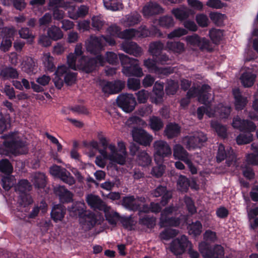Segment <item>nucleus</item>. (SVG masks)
Wrapping results in <instances>:
<instances>
[{
	"mask_svg": "<svg viewBox=\"0 0 258 258\" xmlns=\"http://www.w3.org/2000/svg\"><path fill=\"white\" fill-rule=\"evenodd\" d=\"M162 12V9L160 6L155 2H149L143 9V14L146 17L158 14Z\"/></svg>",
	"mask_w": 258,
	"mask_h": 258,
	"instance_id": "bb28decb",
	"label": "nucleus"
},
{
	"mask_svg": "<svg viewBox=\"0 0 258 258\" xmlns=\"http://www.w3.org/2000/svg\"><path fill=\"white\" fill-rule=\"evenodd\" d=\"M153 147L154 156L156 161L157 160L159 161H162L164 158L171 155V148L165 141L162 140L155 141L153 144Z\"/></svg>",
	"mask_w": 258,
	"mask_h": 258,
	"instance_id": "6e6552de",
	"label": "nucleus"
},
{
	"mask_svg": "<svg viewBox=\"0 0 258 258\" xmlns=\"http://www.w3.org/2000/svg\"><path fill=\"white\" fill-rule=\"evenodd\" d=\"M48 36L53 40L61 39L63 37V33L60 28L55 25L51 26L47 30Z\"/></svg>",
	"mask_w": 258,
	"mask_h": 258,
	"instance_id": "c9c22d12",
	"label": "nucleus"
},
{
	"mask_svg": "<svg viewBox=\"0 0 258 258\" xmlns=\"http://www.w3.org/2000/svg\"><path fill=\"white\" fill-rule=\"evenodd\" d=\"M185 40L188 46H198L202 49H206L208 51L212 50L209 41L205 38H200L197 34L187 36L185 38Z\"/></svg>",
	"mask_w": 258,
	"mask_h": 258,
	"instance_id": "4468645a",
	"label": "nucleus"
},
{
	"mask_svg": "<svg viewBox=\"0 0 258 258\" xmlns=\"http://www.w3.org/2000/svg\"><path fill=\"white\" fill-rule=\"evenodd\" d=\"M209 36L214 43H217L222 40L223 33L220 29H212L209 31Z\"/></svg>",
	"mask_w": 258,
	"mask_h": 258,
	"instance_id": "864d4df0",
	"label": "nucleus"
},
{
	"mask_svg": "<svg viewBox=\"0 0 258 258\" xmlns=\"http://www.w3.org/2000/svg\"><path fill=\"white\" fill-rule=\"evenodd\" d=\"M177 211V209L172 206L165 208L161 213L160 225L161 227L177 226L180 224L178 218H169V215Z\"/></svg>",
	"mask_w": 258,
	"mask_h": 258,
	"instance_id": "9d476101",
	"label": "nucleus"
},
{
	"mask_svg": "<svg viewBox=\"0 0 258 258\" xmlns=\"http://www.w3.org/2000/svg\"><path fill=\"white\" fill-rule=\"evenodd\" d=\"M122 205L126 209L132 211H139V214L142 213H148L150 211L148 206L145 204L144 198H135L128 196L123 198Z\"/></svg>",
	"mask_w": 258,
	"mask_h": 258,
	"instance_id": "0eeeda50",
	"label": "nucleus"
},
{
	"mask_svg": "<svg viewBox=\"0 0 258 258\" xmlns=\"http://www.w3.org/2000/svg\"><path fill=\"white\" fill-rule=\"evenodd\" d=\"M203 237L204 240L208 243L215 242L217 240L216 233L210 230H206Z\"/></svg>",
	"mask_w": 258,
	"mask_h": 258,
	"instance_id": "e2e57ef3",
	"label": "nucleus"
},
{
	"mask_svg": "<svg viewBox=\"0 0 258 258\" xmlns=\"http://www.w3.org/2000/svg\"><path fill=\"white\" fill-rule=\"evenodd\" d=\"M165 49L170 53L176 54H180L185 51V47L184 43L180 41H170L166 42Z\"/></svg>",
	"mask_w": 258,
	"mask_h": 258,
	"instance_id": "4be33fe9",
	"label": "nucleus"
},
{
	"mask_svg": "<svg viewBox=\"0 0 258 258\" xmlns=\"http://www.w3.org/2000/svg\"><path fill=\"white\" fill-rule=\"evenodd\" d=\"M163 48L164 44L160 41L154 42L150 44L149 51L154 56L156 55Z\"/></svg>",
	"mask_w": 258,
	"mask_h": 258,
	"instance_id": "bf43d9fd",
	"label": "nucleus"
},
{
	"mask_svg": "<svg viewBox=\"0 0 258 258\" xmlns=\"http://www.w3.org/2000/svg\"><path fill=\"white\" fill-rule=\"evenodd\" d=\"M54 191L61 203H70L73 201V194L63 185L55 186Z\"/></svg>",
	"mask_w": 258,
	"mask_h": 258,
	"instance_id": "412c9836",
	"label": "nucleus"
},
{
	"mask_svg": "<svg viewBox=\"0 0 258 258\" xmlns=\"http://www.w3.org/2000/svg\"><path fill=\"white\" fill-rule=\"evenodd\" d=\"M233 95L235 98V104L236 109H242L247 103L246 98L241 95L239 89L235 88L233 90Z\"/></svg>",
	"mask_w": 258,
	"mask_h": 258,
	"instance_id": "473e14b6",
	"label": "nucleus"
},
{
	"mask_svg": "<svg viewBox=\"0 0 258 258\" xmlns=\"http://www.w3.org/2000/svg\"><path fill=\"white\" fill-rule=\"evenodd\" d=\"M211 127L217 133L219 136L225 137L227 134V128L225 126L223 125L216 121H212L211 122Z\"/></svg>",
	"mask_w": 258,
	"mask_h": 258,
	"instance_id": "a18cd8bd",
	"label": "nucleus"
},
{
	"mask_svg": "<svg viewBox=\"0 0 258 258\" xmlns=\"http://www.w3.org/2000/svg\"><path fill=\"white\" fill-rule=\"evenodd\" d=\"M132 134L134 141L144 146H149L153 140V136L144 130L135 128Z\"/></svg>",
	"mask_w": 258,
	"mask_h": 258,
	"instance_id": "ddd939ff",
	"label": "nucleus"
},
{
	"mask_svg": "<svg viewBox=\"0 0 258 258\" xmlns=\"http://www.w3.org/2000/svg\"><path fill=\"white\" fill-rule=\"evenodd\" d=\"M178 88V85L177 82L170 80L168 81L167 85L166 87V91L167 94L169 95L174 94Z\"/></svg>",
	"mask_w": 258,
	"mask_h": 258,
	"instance_id": "0e129e2a",
	"label": "nucleus"
},
{
	"mask_svg": "<svg viewBox=\"0 0 258 258\" xmlns=\"http://www.w3.org/2000/svg\"><path fill=\"white\" fill-rule=\"evenodd\" d=\"M209 248V245L206 241H205L199 243V250L202 254L203 258H212V255L210 253L211 250Z\"/></svg>",
	"mask_w": 258,
	"mask_h": 258,
	"instance_id": "09e8293b",
	"label": "nucleus"
},
{
	"mask_svg": "<svg viewBox=\"0 0 258 258\" xmlns=\"http://www.w3.org/2000/svg\"><path fill=\"white\" fill-rule=\"evenodd\" d=\"M21 68L23 71L28 74L35 73L37 65L34 60L31 57H26L21 63Z\"/></svg>",
	"mask_w": 258,
	"mask_h": 258,
	"instance_id": "c85d7f7f",
	"label": "nucleus"
},
{
	"mask_svg": "<svg viewBox=\"0 0 258 258\" xmlns=\"http://www.w3.org/2000/svg\"><path fill=\"white\" fill-rule=\"evenodd\" d=\"M110 208L109 209H107L106 212L104 211L105 213V216L109 223L112 225H115L116 224L117 221L119 219V215L117 212L113 210L110 211Z\"/></svg>",
	"mask_w": 258,
	"mask_h": 258,
	"instance_id": "603ef678",
	"label": "nucleus"
},
{
	"mask_svg": "<svg viewBox=\"0 0 258 258\" xmlns=\"http://www.w3.org/2000/svg\"><path fill=\"white\" fill-rule=\"evenodd\" d=\"M157 64H158L157 61H155L150 58L145 59L144 61V66L147 68L150 72H154L157 74L163 73L164 74L169 73L166 69H158L157 67Z\"/></svg>",
	"mask_w": 258,
	"mask_h": 258,
	"instance_id": "c756f323",
	"label": "nucleus"
},
{
	"mask_svg": "<svg viewBox=\"0 0 258 258\" xmlns=\"http://www.w3.org/2000/svg\"><path fill=\"white\" fill-rule=\"evenodd\" d=\"M105 24V21L100 15L93 16L92 18V26L97 30H100Z\"/></svg>",
	"mask_w": 258,
	"mask_h": 258,
	"instance_id": "680f3d73",
	"label": "nucleus"
},
{
	"mask_svg": "<svg viewBox=\"0 0 258 258\" xmlns=\"http://www.w3.org/2000/svg\"><path fill=\"white\" fill-rule=\"evenodd\" d=\"M13 170V166L7 159L0 161V171L5 173L10 174Z\"/></svg>",
	"mask_w": 258,
	"mask_h": 258,
	"instance_id": "4d7b16f0",
	"label": "nucleus"
},
{
	"mask_svg": "<svg viewBox=\"0 0 258 258\" xmlns=\"http://www.w3.org/2000/svg\"><path fill=\"white\" fill-rule=\"evenodd\" d=\"M122 66V72L126 76L141 77L144 75L138 59L130 57L123 53L118 54Z\"/></svg>",
	"mask_w": 258,
	"mask_h": 258,
	"instance_id": "20e7f679",
	"label": "nucleus"
},
{
	"mask_svg": "<svg viewBox=\"0 0 258 258\" xmlns=\"http://www.w3.org/2000/svg\"><path fill=\"white\" fill-rule=\"evenodd\" d=\"M206 135L200 131L194 132L182 138V143L188 150L200 148L206 142Z\"/></svg>",
	"mask_w": 258,
	"mask_h": 258,
	"instance_id": "39448f33",
	"label": "nucleus"
},
{
	"mask_svg": "<svg viewBox=\"0 0 258 258\" xmlns=\"http://www.w3.org/2000/svg\"><path fill=\"white\" fill-rule=\"evenodd\" d=\"M33 181L38 187H43L46 183V176L43 173H35L33 175Z\"/></svg>",
	"mask_w": 258,
	"mask_h": 258,
	"instance_id": "de8ad7c7",
	"label": "nucleus"
},
{
	"mask_svg": "<svg viewBox=\"0 0 258 258\" xmlns=\"http://www.w3.org/2000/svg\"><path fill=\"white\" fill-rule=\"evenodd\" d=\"M152 195L155 197L162 196L161 203L165 206L168 202V200L172 197L171 192L167 190L166 187L163 186H158L153 192Z\"/></svg>",
	"mask_w": 258,
	"mask_h": 258,
	"instance_id": "a878e982",
	"label": "nucleus"
},
{
	"mask_svg": "<svg viewBox=\"0 0 258 258\" xmlns=\"http://www.w3.org/2000/svg\"><path fill=\"white\" fill-rule=\"evenodd\" d=\"M232 125L234 128L241 131H247L248 132H252L254 131L256 128V126L252 122L247 120L241 119L238 116L233 118Z\"/></svg>",
	"mask_w": 258,
	"mask_h": 258,
	"instance_id": "a211bd4d",
	"label": "nucleus"
},
{
	"mask_svg": "<svg viewBox=\"0 0 258 258\" xmlns=\"http://www.w3.org/2000/svg\"><path fill=\"white\" fill-rule=\"evenodd\" d=\"M104 62V59L101 55L94 58H89L85 56L78 58L75 54L71 53L67 56V63L70 68L74 70H81L86 73L93 71L98 66H103Z\"/></svg>",
	"mask_w": 258,
	"mask_h": 258,
	"instance_id": "f03ea898",
	"label": "nucleus"
},
{
	"mask_svg": "<svg viewBox=\"0 0 258 258\" xmlns=\"http://www.w3.org/2000/svg\"><path fill=\"white\" fill-rule=\"evenodd\" d=\"M189 186L188 179L183 175L179 176L177 180V189L181 191H186Z\"/></svg>",
	"mask_w": 258,
	"mask_h": 258,
	"instance_id": "5fc2aeb1",
	"label": "nucleus"
},
{
	"mask_svg": "<svg viewBox=\"0 0 258 258\" xmlns=\"http://www.w3.org/2000/svg\"><path fill=\"white\" fill-rule=\"evenodd\" d=\"M86 50L92 54H97L103 49L104 45L102 43L101 36L91 35L85 42Z\"/></svg>",
	"mask_w": 258,
	"mask_h": 258,
	"instance_id": "2eb2a0df",
	"label": "nucleus"
},
{
	"mask_svg": "<svg viewBox=\"0 0 258 258\" xmlns=\"http://www.w3.org/2000/svg\"><path fill=\"white\" fill-rule=\"evenodd\" d=\"M88 205L92 208L103 210L106 212L107 209L110 207L107 206L98 196L92 194L88 195L86 198Z\"/></svg>",
	"mask_w": 258,
	"mask_h": 258,
	"instance_id": "aec40b11",
	"label": "nucleus"
},
{
	"mask_svg": "<svg viewBox=\"0 0 258 258\" xmlns=\"http://www.w3.org/2000/svg\"><path fill=\"white\" fill-rule=\"evenodd\" d=\"M151 35V32L146 29V27H143L140 31L136 30L134 29H126L120 33L118 35V38L125 39H132L136 36H142L147 37Z\"/></svg>",
	"mask_w": 258,
	"mask_h": 258,
	"instance_id": "f3484780",
	"label": "nucleus"
},
{
	"mask_svg": "<svg viewBox=\"0 0 258 258\" xmlns=\"http://www.w3.org/2000/svg\"><path fill=\"white\" fill-rule=\"evenodd\" d=\"M173 156L174 159L181 160L184 162L191 157V155L180 144L174 145Z\"/></svg>",
	"mask_w": 258,
	"mask_h": 258,
	"instance_id": "393cba45",
	"label": "nucleus"
},
{
	"mask_svg": "<svg viewBox=\"0 0 258 258\" xmlns=\"http://www.w3.org/2000/svg\"><path fill=\"white\" fill-rule=\"evenodd\" d=\"M15 184L14 177L11 176L4 177L2 179V185L6 190H8Z\"/></svg>",
	"mask_w": 258,
	"mask_h": 258,
	"instance_id": "338daca9",
	"label": "nucleus"
},
{
	"mask_svg": "<svg viewBox=\"0 0 258 258\" xmlns=\"http://www.w3.org/2000/svg\"><path fill=\"white\" fill-rule=\"evenodd\" d=\"M141 19L140 14L137 13L128 15L122 20V23L125 26H131L138 24Z\"/></svg>",
	"mask_w": 258,
	"mask_h": 258,
	"instance_id": "4c0bfd02",
	"label": "nucleus"
},
{
	"mask_svg": "<svg viewBox=\"0 0 258 258\" xmlns=\"http://www.w3.org/2000/svg\"><path fill=\"white\" fill-rule=\"evenodd\" d=\"M89 8L85 5H81L78 8L77 11H75V7L72 6L68 9L69 17L73 20H77L79 18H82L88 14Z\"/></svg>",
	"mask_w": 258,
	"mask_h": 258,
	"instance_id": "5701e85b",
	"label": "nucleus"
},
{
	"mask_svg": "<svg viewBox=\"0 0 258 258\" xmlns=\"http://www.w3.org/2000/svg\"><path fill=\"white\" fill-rule=\"evenodd\" d=\"M226 158V163L229 167L236 166V158L233 151L230 148L226 152L225 148L223 145L219 146L218 153L217 155V160L218 162H221Z\"/></svg>",
	"mask_w": 258,
	"mask_h": 258,
	"instance_id": "9b49d317",
	"label": "nucleus"
},
{
	"mask_svg": "<svg viewBox=\"0 0 258 258\" xmlns=\"http://www.w3.org/2000/svg\"><path fill=\"white\" fill-rule=\"evenodd\" d=\"M187 229L188 233L194 236L200 235L202 232V225L199 221H196L189 224Z\"/></svg>",
	"mask_w": 258,
	"mask_h": 258,
	"instance_id": "37998d69",
	"label": "nucleus"
},
{
	"mask_svg": "<svg viewBox=\"0 0 258 258\" xmlns=\"http://www.w3.org/2000/svg\"><path fill=\"white\" fill-rule=\"evenodd\" d=\"M100 86L104 93L113 94L120 91L124 87V84L120 81L112 82L102 81L100 82Z\"/></svg>",
	"mask_w": 258,
	"mask_h": 258,
	"instance_id": "dca6fc26",
	"label": "nucleus"
},
{
	"mask_svg": "<svg viewBox=\"0 0 258 258\" xmlns=\"http://www.w3.org/2000/svg\"><path fill=\"white\" fill-rule=\"evenodd\" d=\"M211 88L208 85H203L200 89L192 87L187 92V97L183 98L180 101V105L184 108L189 103V98L195 96L198 97V100L205 105H208L213 100L212 94L209 92Z\"/></svg>",
	"mask_w": 258,
	"mask_h": 258,
	"instance_id": "7ed1b4c3",
	"label": "nucleus"
},
{
	"mask_svg": "<svg viewBox=\"0 0 258 258\" xmlns=\"http://www.w3.org/2000/svg\"><path fill=\"white\" fill-rule=\"evenodd\" d=\"M210 253L212 255V258H223V248L220 245H217L214 246L213 251L211 250Z\"/></svg>",
	"mask_w": 258,
	"mask_h": 258,
	"instance_id": "774afa93",
	"label": "nucleus"
},
{
	"mask_svg": "<svg viewBox=\"0 0 258 258\" xmlns=\"http://www.w3.org/2000/svg\"><path fill=\"white\" fill-rule=\"evenodd\" d=\"M41 60L46 69L51 72L53 71L54 68L53 57L49 52L44 53L41 57Z\"/></svg>",
	"mask_w": 258,
	"mask_h": 258,
	"instance_id": "a19ab883",
	"label": "nucleus"
},
{
	"mask_svg": "<svg viewBox=\"0 0 258 258\" xmlns=\"http://www.w3.org/2000/svg\"><path fill=\"white\" fill-rule=\"evenodd\" d=\"M255 78L256 76L254 74L246 72L242 75L240 80L245 87H249L253 84Z\"/></svg>",
	"mask_w": 258,
	"mask_h": 258,
	"instance_id": "79ce46f5",
	"label": "nucleus"
},
{
	"mask_svg": "<svg viewBox=\"0 0 258 258\" xmlns=\"http://www.w3.org/2000/svg\"><path fill=\"white\" fill-rule=\"evenodd\" d=\"M120 49L135 57H140L143 53L142 49L136 42L133 41L123 42L120 45Z\"/></svg>",
	"mask_w": 258,
	"mask_h": 258,
	"instance_id": "6ab92c4d",
	"label": "nucleus"
},
{
	"mask_svg": "<svg viewBox=\"0 0 258 258\" xmlns=\"http://www.w3.org/2000/svg\"><path fill=\"white\" fill-rule=\"evenodd\" d=\"M117 102L118 106L126 112L132 111L137 104L135 98L131 94L120 95L117 97Z\"/></svg>",
	"mask_w": 258,
	"mask_h": 258,
	"instance_id": "f8f14e48",
	"label": "nucleus"
},
{
	"mask_svg": "<svg viewBox=\"0 0 258 258\" xmlns=\"http://www.w3.org/2000/svg\"><path fill=\"white\" fill-rule=\"evenodd\" d=\"M163 84L159 82H156L153 88V95L155 96L151 97V101L156 104L161 103L164 95Z\"/></svg>",
	"mask_w": 258,
	"mask_h": 258,
	"instance_id": "cd10ccee",
	"label": "nucleus"
},
{
	"mask_svg": "<svg viewBox=\"0 0 258 258\" xmlns=\"http://www.w3.org/2000/svg\"><path fill=\"white\" fill-rule=\"evenodd\" d=\"M19 74L16 69L12 67H6L1 71L0 77L3 80L11 79H16L18 77Z\"/></svg>",
	"mask_w": 258,
	"mask_h": 258,
	"instance_id": "72a5a7b5",
	"label": "nucleus"
},
{
	"mask_svg": "<svg viewBox=\"0 0 258 258\" xmlns=\"http://www.w3.org/2000/svg\"><path fill=\"white\" fill-rule=\"evenodd\" d=\"M66 213V208L61 204L53 206L50 213L51 218L55 222L62 221Z\"/></svg>",
	"mask_w": 258,
	"mask_h": 258,
	"instance_id": "b1692460",
	"label": "nucleus"
},
{
	"mask_svg": "<svg viewBox=\"0 0 258 258\" xmlns=\"http://www.w3.org/2000/svg\"><path fill=\"white\" fill-rule=\"evenodd\" d=\"M209 17L213 22L218 26L222 25L226 19L225 15L218 12H211Z\"/></svg>",
	"mask_w": 258,
	"mask_h": 258,
	"instance_id": "8fccbe9b",
	"label": "nucleus"
},
{
	"mask_svg": "<svg viewBox=\"0 0 258 258\" xmlns=\"http://www.w3.org/2000/svg\"><path fill=\"white\" fill-rule=\"evenodd\" d=\"M179 233L177 230L173 229H166L160 234V237L162 239L168 240L172 237L176 236Z\"/></svg>",
	"mask_w": 258,
	"mask_h": 258,
	"instance_id": "13d9d810",
	"label": "nucleus"
},
{
	"mask_svg": "<svg viewBox=\"0 0 258 258\" xmlns=\"http://www.w3.org/2000/svg\"><path fill=\"white\" fill-rule=\"evenodd\" d=\"M159 25L164 28H169L173 27L174 24L173 18L170 16H163L159 18L158 20Z\"/></svg>",
	"mask_w": 258,
	"mask_h": 258,
	"instance_id": "6e6d98bb",
	"label": "nucleus"
},
{
	"mask_svg": "<svg viewBox=\"0 0 258 258\" xmlns=\"http://www.w3.org/2000/svg\"><path fill=\"white\" fill-rule=\"evenodd\" d=\"M213 112L216 114L215 116H219L221 119L227 118L230 114L231 108L220 104L217 107L216 110H214Z\"/></svg>",
	"mask_w": 258,
	"mask_h": 258,
	"instance_id": "58836bf2",
	"label": "nucleus"
},
{
	"mask_svg": "<svg viewBox=\"0 0 258 258\" xmlns=\"http://www.w3.org/2000/svg\"><path fill=\"white\" fill-rule=\"evenodd\" d=\"M171 13L177 19L183 20L189 17V15L191 14V11L186 7H181L173 9Z\"/></svg>",
	"mask_w": 258,
	"mask_h": 258,
	"instance_id": "2f4dec72",
	"label": "nucleus"
},
{
	"mask_svg": "<svg viewBox=\"0 0 258 258\" xmlns=\"http://www.w3.org/2000/svg\"><path fill=\"white\" fill-rule=\"evenodd\" d=\"M252 140V135L250 133L246 134L239 135L236 138V142L238 145L246 144L250 143Z\"/></svg>",
	"mask_w": 258,
	"mask_h": 258,
	"instance_id": "052dcab7",
	"label": "nucleus"
},
{
	"mask_svg": "<svg viewBox=\"0 0 258 258\" xmlns=\"http://www.w3.org/2000/svg\"><path fill=\"white\" fill-rule=\"evenodd\" d=\"M60 175L59 176V178L63 182L72 185L75 183V179L72 175L71 173L68 171L66 168L62 169Z\"/></svg>",
	"mask_w": 258,
	"mask_h": 258,
	"instance_id": "49530a36",
	"label": "nucleus"
},
{
	"mask_svg": "<svg viewBox=\"0 0 258 258\" xmlns=\"http://www.w3.org/2000/svg\"><path fill=\"white\" fill-rule=\"evenodd\" d=\"M105 7L111 11H117L121 8V4L118 0H103Z\"/></svg>",
	"mask_w": 258,
	"mask_h": 258,
	"instance_id": "3c124183",
	"label": "nucleus"
},
{
	"mask_svg": "<svg viewBox=\"0 0 258 258\" xmlns=\"http://www.w3.org/2000/svg\"><path fill=\"white\" fill-rule=\"evenodd\" d=\"M86 206L84 202H78L73 204L71 207L68 208L70 213L74 215L78 214L80 217L86 212Z\"/></svg>",
	"mask_w": 258,
	"mask_h": 258,
	"instance_id": "f704fd0d",
	"label": "nucleus"
},
{
	"mask_svg": "<svg viewBox=\"0 0 258 258\" xmlns=\"http://www.w3.org/2000/svg\"><path fill=\"white\" fill-rule=\"evenodd\" d=\"M151 162V157L146 151L140 152L138 154L137 162L139 165L146 167L150 165Z\"/></svg>",
	"mask_w": 258,
	"mask_h": 258,
	"instance_id": "ea45409f",
	"label": "nucleus"
},
{
	"mask_svg": "<svg viewBox=\"0 0 258 258\" xmlns=\"http://www.w3.org/2000/svg\"><path fill=\"white\" fill-rule=\"evenodd\" d=\"M180 133V127L176 123L167 124L164 131L165 135L168 139H172L178 136Z\"/></svg>",
	"mask_w": 258,
	"mask_h": 258,
	"instance_id": "7c9ffc66",
	"label": "nucleus"
},
{
	"mask_svg": "<svg viewBox=\"0 0 258 258\" xmlns=\"http://www.w3.org/2000/svg\"><path fill=\"white\" fill-rule=\"evenodd\" d=\"M100 141L104 149L98 150L101 156H97L95 160V163L98 166L104 168L106 165L105 160L120 165L125 164L127 152L124 142L118 141L117 149L115 144L109 143L105 138H102Z\"/></svg>",
	"mask_w": 258,
	"mask_h": 258,
	"instance_id": "f257e3e1",
	"label": "nucleus"
},
{
	"mask_svg": "<svg viewBox=\"0 0 258 258\" xmlns=\"http://www.w3.org/2000/svg\"><path fill=\"white\" fill-rule=\"evenodd\" d=\"M187 31L181 28H178L174 29L167 35V38L169 39H173L176 37H180L182 36L187 34Z\"/></svg>",
	"mask_w": 258,
	"mask_h": 258,
	"instance_id": "69168bd1",
	"label": "nucleus"
},
{
	"mask_svg": "<svg viewBox=\"0 0 258 258\" xmlns=\"http://www.w3.org/2000/svg\"><path fill=\"white\" fill-rule=\"evenodd\" d=\"M4 144L15 155L25 154L28 151L25 143L20 141L17 133L9 135L7 141L4 142Z\"/></svg>",
	"mask_w": 258,
	"mask_h": 258,
	"instance_id": "423d86ee",
	"label": "nucleus"
},
{
	"mask_svg": "<svg viewBox=\"0 0 258 258\" xmlns=\"http://www.w3.org/2000/svg\"><path fill=\"white\" fill-rule=\"evenodd\" d=\"M84 217H83L84 221L82 220L81 221L84 226H86V228L90 229L93 227L96 223V218L95 215L89 212H86L84 214Z\"/></svg>",
	"mask_w": 258,
	"mask_h": 258,
	"instance_id": "e433bc0d",
	"label": "nucleus"
},
{
	"mask_svg": "<svg viewBox=\"0 0 258 258\" xmlns=\"http://www.w3.org/2000/svg\"><path fill=\"white\" fill-rule=\"evenodd\" d=\"M149 125L153 131H158L163 127V123L160 118L152 116L149 119Z\"/></svg>",
	"mask_w": 258,
	"mask_h": 258,
	"instance_id": "c03bdc74",
	"label": "nucleus"
},
{
	"mask_svg": "<svg viewBox=\"0 0 258 258\" xmlns=\"http://www.w3.org/2000/svg\"><path fill=\"white\" fill-rule=\"evenodd\" d=\"M191 243L187 236L183 235L173 239L170 243L169 248L174 255H181L185 252L189 245L191 246Z\"/></svg>",
	"mask_w": 258,
	"mask_h": 258,
	"instance_id": "1a4fd4ad",
	"label": "nucleus"
}]
</instances>
